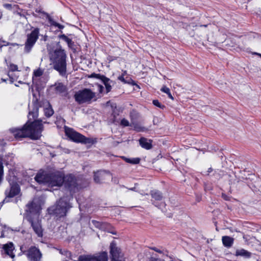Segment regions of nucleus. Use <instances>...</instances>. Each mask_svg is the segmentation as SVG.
Segmentation results:
<instances>
[{
	"instance_id": "1",
	"label": "nucleus",
	"mask_w": 261,
	"mask_h": 261,
	"mask_svg": "<svg viewBox=\"0 0 261 261\" xmlns=\"http://www.w3.org/2000/svg\"><path fill=\"white\" fill-rule=\"evenodd\" d=\"M35 179L39 184L50 187H60L64 184L65 188L70 192H74L77 185L76 178L73 175L69 174L64 176L59 171L48 173L40 171L35 176Z\"/></svg>"
},
{
	"instance_id": "2",
	"label": "nucleus",
	"mask_w": 261,
	"mask_h": 261,
	"mask_svg": "<svg viewBox=\"0 0 261 261\" xmlns=\"http://www.w3.org/2000/svg\"><path fill=\"white\" fill-rule=\"evenodd\" d=\"M43 129L42 120H38L31 123H27L21 128H15L13 133L16 139L29 137L33 139H38L41 136Z\"/></svg>"
},
{
	"instance_id": "3",
	"label": "nucleus",
	"mask_w": 261,
	"mask_h": 261,
	"mask_svg": "<svg viewBox=\"0 0 261 261\" xmlns=\"http://www.w3.org/2000/svg\"><path fill=\"white\" fill-rule=\"evenodd\" d=\"M50 59L53 63L54 69L58 71L60 75H64L66 72V54L62 49L60 43L57 47L50 53Z\"/></svg>"
},
{
	"instance_id": "4",
	"label": "nucleus",
	"mask_w": 261,
	"mask_h": 261,
	"mask_svg": "<svg viewBox=\"0 0 261 261\" xmlns=\"http://www.w3.org/2000/svg\"><path fill=\"white\" fill-rule=\"evenodd\" d=\"M74 97L79 104L89 103L95 97V93L89 89H84L76 92Z\"/></svg>"
},
{
	"instance_id": "5",
	"label": "nucleus",
	"mask_w": 261,
	"mask_h": 261,
	"mask_svg": "<svg viewBox=\"0 0 261 261\" xmlns=\"http://www.w3.org/2000/svg\"><path fill=\"white\" fill-rule=\"evenodd\" d=\"M39 34V29H34L30 34L27 35V39L25 42L24 51L29 53L37 41Z\"/></svg>"
},
{
	"instance_id": "6",
	"label": "nucleus",
	"mask_w": 261,
	"mask_h": 261,
	"mask_svg": "<svg viewBox=\"0 0 261 261\" xmlns=\"http://www.w3.org/2000/svg\"><path fill=\"white\" fill-rule=\"evenodd\" d=\"M31 215L28 216V221L31 223L33 230L39 237L43 236V230L40 221L39 220V213H31Z\"/></svg>"
},
{
	"instance_id": "7",
	"label": "nucleus",
	"mask_w": 261,
	"mask_h": 261,
	"mask_svg": "<svg viewBox=\"0 0 261 261\" xmlns=\"http://www.w3.org/2000/svg\"><path fill=\"white\" fill-rule=\"evenodd\" d=\"M111 261H125L123 253L118 248L115 242L113 241L110 246Z\"/></svg>"
},
{
	"instance_id": "8",
	"label": "nucleus",
	"mask_w": 261,
	"mask_h": 261,
	"mask_svg": "<svg viewBox=\"0 0 261 261\" xmlns=\"http://www.w3.org/2000/svg\"><path fill=\"white\" fill-rule=\"evenodd\" d=\"M71 207L67 199L65 198H61L56 203L55 208L51 207L53 212H67Z\"/></svg>"
},
{
	"instance_id": "9",
	"label": "nucleus",
	"mask_w": 261,
	"mask_h": 261,
	"mask_svg": "<svg viewBox=\"0 0 261 261\" xmlns=\"http://www.w3.org/2000/svg\"><path fill=\"white\" fill-rule=\"evenodd\" d=\"M20 191L19 185L16 182H12L10 184V187L5 191L6 197L4 200L3 202H8V198H12L17 195Z\"/></svg>"
},
{
	"instance_id": "10",
	"label": "nucleus",
	"mask_w": 261,
	"mask_h": 261,
	"mask_svg": "<svg viewBox=\"0 0 261 261\" xmlns=\"http://www.w3.org/2000/svg\"><path fill=\"white\" fill-rule=\"evenodd\" d=\"M79 261H108V254L102 252L96 256L81 255L79 257Z\"/></svg>"
},
{
	"instance_id": "11",
	"label": "nucleus",
	"mask_w": 261,
	"mask_h": 261,
	"mask_svg": "<svg viewBox=\"0 0 261 261\" xmlns=\"http://www.w3.org/2000/svg\"><path fill=\"white\" fill-rule=\"evenodd\" d=\"M30 261H40L42 254L39 249L35 246L31 247L25 253Z\"/></svg>"
},
{
	"instance_id": "12",
	"label": "nucleus",
	"mask_w": 261,
	"mask_h": 261,
	"mask_svg": "<svg viewBox=\"0 0 261 261\" xmlns=\"http://www.w3.org/2000/svg\"><path fill=\"white\" fill-rule=\"evenodd\" d=\"M112 178L111 173L106 171L100 170L96 172H94V180L96 183H101L106 180L110 179Z\"/></svg>"
},
{
	"instance_id": "13",
	"label": "nucleus",
	"mask_w": 261,
	"mask_h": 261,
	"mask_svg": "<svg viewBox=\"0 0 261 261\" xmlns=\"http://www.w3.org/2000/svg\"><path fill=\"white\" fill-rule=\"evenodd\" d=\"M65 133L70 140L75 142H81L83 135L75 132L72 128H66Z\"/></svg>"
},
{
	"instance_id": "14",
	"label": "nucleus",
	"mask_w": 261,
	"mask_h": 261,
	"mask_svg": "<svg viewBox=\"0 0 261 261\" xmlns=\"http://www.w3.org/2000/svg\"><path fill=\"white\" fill-rule=\"evenodd\" d=\"M27 206L28 210H26V212H40L42 210L40 202L37 199H34L31 202L29 203Z\"/></svg>"
},
{
	"instance_id": "15",
	"label": "nucleus",
	"mask_w": 261,
	"mask_h": 261,
	"mask_svg": "<svg viewBox=\"0 0 261 261\" xmlns=\"http://www.w3.org/2000/svg\"><path fill=\"white\" fill-rule=\"evenodd\" d=\"M2 249L4 252V253L6 254L9 255L12 258L15 257V254L13 252L14 247L13 244L12 242L3 245Z\"/></svg>"
},
{
	"instance_id": "16",
	"label": "nucleus",
	"mask_w": 261,
	"mask_h": 261,
	"mask_svg": "<svg viewBox=\"0 0 261 261\" xmlns=\"http://www.w3.org/2000/svg\"><path fill=\"white\" fill-rule=\"evenodd\" d=\"M139 142L140 146L145 149L149 150L151 149L152 147V141L151 140L148 139L144 137H141L139 139Z\"/></svg>"
},
{
	"instance_id": "17",
	"label": "nucleus",
	"mask_w": 261,
	"mask_h": 261,
	"mask_svg": "<svg viewBox=\"0 0 261 261\" xmlns=\"http://www.w3.org/2000/svg\"><path fill=\"white\" fill-rule=\"evenodd\" d=\"M222 241L225 247L230 248L233 244L234 239L230 237L225 236L222 237Z\"/></svg>"
},
{
	"instance_id": "18",
	"label": "nucleus",
	"mask_w": 261,
	"mask_h": 261,
	"mask_svg": "<svg viewBox=\"0 0 261 261\" xmlns=\"http://www.w3.org/2000/svg\"><path fill=\"white\" fill-rule=\"evenodd\" d=\"M235 255L245 258H249L251 256V253L244 249H240L236 250Z\"/></svg>"
},
{
	"instance_id": "19",
	"label": "nucleus",
	"mask_w": 261,
	"mask_h": 261,
	"mask_svg": "<svg viewBox=\"0 0 261 261\" xmlns=\"http://www.w3.org/2000/svg\"><path fill=\"white\" fill-rule=\"evenodd\" d=\"M150 195L152 198L155 201H161L163 198L162 192L156 190L151 191Z\"/></svg>"
},
{
	"instance_id": "20",
	"label": "nucleus",
	"mask_w": 261,
	"mask_h": 261,
	"mask_svg": "<svg viewBox=\"0 0 261 261\" xmlns=\"http://www.w3.org/2000/svg\"><path fill=\"white\" fill-rule=\"evenodd\" d=\"M33 109L32 110H30L29 112L28 117L30 119H31V117L34 119L38 116V107L37 103H34L32 105Z\"/></svg>"
},
{
	"instance_id": "21",
	"label": "nucleus",
	"mask_w": 261,
	"mask_h": 261,
	"mask_svg": "<svg viewBox=\"0 0 261 261\" xmlns=\"http://www.w3.org/2000/svg\"><path fill=\"white\" fill-rule=\"evenodd\" d=\"M102 82L106 87L107 93L109 92L111 90V85L114 84V82L105 76V77H103Z\"/></svg>"
},
{
	"instance_id": "22",
	"label": "nucleus",
	"mask_w": 261,
	"mask_h": 261,
	"mask_svg": "<svg viewBox=\"0 0 261 261\" xmlns=\"http://www.w3.org/2000/svg\"><path fill=\"white\" fill-rule=\"evenodd\" d=\"M97 142V140L96 138H86L83 135L81 142L84 144H93Z\"/></svg>"
},
{
	"instance_id": "23",
	"label": "nucleus",
	"mask_w": 261,
	"mask_h": 261,
	"mask_svg": "<svg viewBox=\"0 0 261 261\" xmlns=\"http://www.w3.org/2000/svg\"><path fill=\"white\" fill-rule=\"evenodd\" d=\"M55 89L57 92L62 93L66 91V87L62 83H57L55 84Z\"/></svg>"
},
{
	"instance_id": "24",
	"label": "nucleus",
	"mask_w": 261,
	"mask_h": 261,
	"mask_svg": "<svg viewBox=\"0 0 261 261\" xmlns=\"http://www.w3.org/2000/svg\"><path fill=\"white\" fill-rule=\"evenodd\" d=\"M44 113L46 117H50L53 115L54 112L50 105H49L48 107L44 109Z\"/></svg>"
},
{
	"instance_id": "25",
	"label": "nucleus",
	"mask_w": 261,
	"mask_h": 261,
	"mask_svg": "<svg viewBox=\"0 0 261 261\" xmlns=\"http://www.w3.org/2000/svg\"><path fill=\"white\" fill-rule=\"evenodd\" d=\"M60 253L63 255H64L66 257L65 258H63V259H64L65 261L68 260L66 258L72 259L71 253L70 251L66 250H64L63 251L61 250Z\"/></svg>"
},
{
	"instance_id": "26",
	"label": "nucleus",
	"mask_w": 261,
	"mask_h": 261,
	"mask_svg": "<svg viewBox=\"0 0 261 261\" xmlns=\"http://www.w3.org/2000/svg\"><path fill=\"white\" fill-rule=\"evenodd\" d=\"M60 38L64 40L65 42H67L69 47H71V45L73 44L72 40L69 38H68L65 35L63 34L59 36Z\"/></svg>"
},
{
	"instance_id": "27",
	"label": "nucleus",
	"mask_w": 261,
	"mask_h": 261,
	"mask_svg": "<svg viewBox=\"0 0 261 261\" xmlns=\"http://www.w3.org/2000/svg\"><path fill=\"white\" fill-rule=\"evenodd\" d=\"M4 178V166L3 160L0 158V185L2 184Z\"/></svg>"
},
{
	"instance_id": "28",
	"label": "nucleus",
	"mask_w": 261,
	"mask_h": 261,
	"mask_svg": "<svg viewBox=\"0 0 261 261\" xmlns=\"http://www.w3.org/2000/svg\"><path fill=\"white\" fill-rule=\"evenodd\" d=\"M161 90L163 92H164L165 93H166L168 96V97L170 99H171L172 100L173 99V97L172 96L171 92H170V90L169 89V88L167 87L166 86H163Z\"/></svg>"
},
{
	"instance_id": "29",
	"label": "nucleus",
	"mask_w": 261,
	"mask_h": 261,
	"mask_svg": "<svg viewBox=\"0 0 261 261\" xmlns=\"http://www.w3.org/2000/svg\"><path fill=\"white\" fill-rule=\"evenodd\" d=\"M92 223L97 227L99 229H103L105 228V224L97 221L96 220H92Z\"/></svg>"
},
{
	"instance_id": "30",
	"label": "nucleus",
	"mask_w": 261,
	"mask_h": 261,
	"mask_svg": "<svg viewBox=\"0 0 261 261\" xmlns=\"http://www.w3.org/2000/svg\"><path fill=\"white\" fill-rule=\"evenodd\" d=\"M89 77H91V78H95V79H99L101 81H103V77H105V76L103 75H101L100 74H97V73H92L89 76Z\"/></svg>"
},
{
	"instance_id": "31",
	"label": "nucleus",
	"mask_w": 261,
	"mask_h": 261,
	"mask_svg": "<svg viewBox=\"0 0 261 261\" xmlns=\"http://www.w3.org/2000/svg\"><path fill=\"white\" fill-rule=\"evenodd\" d=\"M49 22L50 23V24L51 25H53V26H55V27H58L60 29H63L64 28V25H63L62 24H59L58 22H56V21H54L51 19H49Z\"/></svg>"
},
{
	"instance_id": "32",
	"label": "nucleus",
	"mask_w": 261,
	"mask_h": 261,
	"mask_svg": "<svg viewBox=\"0 0 261 261\" xmlns=\"http://www.w3.org/2000/svg\"><path fill=\"white\" fill-rule=\"evenodd\" d=\"M134 129L138 132H145L147 130L146 128L141 126L137 124L134 125Z\"/></svg>"
},
{
	"instance_id": "33",
	"label": "nucleus",
	"mask_w": 261,
	"mask_h": 261,
	"mask_svg": "<svg viewBox=\"0 0 261 261\" xmlns=\"http://www.w3.org/2000/svg\"><path fill=\"white\" fill-rule=\"evenodd\" d=\"M152 103L154 106L161 109H163L165 108V106L162 105L158 100H153Z\"/></svg>"
},
{
	"instance_id": "34",
	"label": "nucleus",
	"mask_w": 261,
	"mask_h": 261,
	"mask_svg": "<svg viewBox=\"0 0 261 261\" xmlns=\"http://www.w3.org/2000/svg\"><path fill=\"white\" fill-rule=\"evenodd\" d=\"M119 115V112L118 111L117 109L115 108L113 112L112 116L113 117V121L115 122L117 121V116Z\"/></svg>"
},
{
	"instance_id": "35",
	"label": "nucleus",
	"mask_w": 261,
	"mask_h": 261,
	"mask_svg": "<svg viewBox=\"0 0 261 261\" xmlns=\"http://www.w3.org/2000/svg\"><path fill=\"white\" fill-rule=\"evenodd\" d=\"M120 124L123 126H128L131 125H130L129 121L125 118L121 120Z\"/></svg>"
},
{
	"instance_id": "36",
	"label": "nucleus",
	"mask_w": 261,
	"mask_h": 261,
	"mask_svg": "<svg viewBox=\"0 0 261 261\" xmlns=\"http://www.w3.org/2000/svg\"><path fill=\"white\" fill-rule=\"evenodd\" d=\"M43 74V72L41 69H38L34 71V75L36 77H39L41 76Z\"/></svg>"
},
{
	"instance_id": "37",
	"label": "nucleus",
	"mask_w": 261,
	"mask_h": 261,
	"mask_svg": "<svg viewBox=\"0 0 261 261\" xmlns=\"http://www.w3.org/2000/svg\"><path fill=\"white\" fill-rule=\"evenodd\" d=\"M140 161V159L138 158H132L130 161V163L133 164H139Z\"/></svg>"
},
{
	"instance_id": "38",
	"label": "nucleus",
	"mask_w": 261,
	"mask_h": 261,
	"mask_svg": "<svg viewBox=\"0 0 261 261\" xmlns=\"http://www.w3.org/2000/svg\"><path fill=\"white\" fill-rule=\"evenodd\" d=\"M10 70L12 71H17L18 67L16 65L11 64L10 65Z\"/></svg>"
},
{
	"instance_id": "39",
	"label": "nucleus",
	"mask_w": 261,
	"mask_h": 261,
	"mask_svg": "<svg viewBox=\"0 0 261 261\" xmlns=\"http://www.w3.org/2000/svg\"><path fill=\"white\" fill-rule=\"evenodd\" d=\"M9 44V43L7 42V41L4 40L3 39V38L2 37L0 36V45L1 46H7V45H8Z\"/></svg>"
},
{
	"instance_id": "40",
	"label": "nucleus",
	"mask_w": 261,
	"mask_h": 261,
	"mask_svg": "<svg viewBox=\"0 0 261 261\" xmlns=\"http://www.w3.org/2000/svg\"><path fill=\"white\" fill-rule=\"evenodd\" d=\"M150 249L152 250H154V251H155L156 252H158V253H162V251L161 250L158 249L156 247H150Z\"/></svg>"
},
{
	"instance_id": "41",
	"label": "nucleus",
	"mask_w": 261,
	"mask_h": 261,
	"mask_svg": "<svg viewBox=\"0 0 261 261\" xmlns=\"http://www.w3.org/2000/svg\"><path fill=\"white\" fill-rule=\"evenodd\" d=\"M222 197L225 200H230V197L227 196L225 194H222Z\"/></svg>"
},
{
	"instance_id": "42",
	"label": "nucleus",
	"mask_w": 261,
	"mask_h": 261,
	"mask_svg": "<svg viewBox=\"0 0 261 261\" xmlns=\"http://www.w3.org/2000/svg\"><path fill=\"white\" fill-rule=\"evenodd\" d=\"M149 261H160V259L157 257H151Z\"/></svg>"
},
{
	"instance_id": "43",
	"label": "nucleus",
	"mask_w": 261,
	"mask_h": 261,
	"mask_svg": "<svg viewBox=\"0 0 261 261\" xmlns=\"http://www.w3.org/2000/svg\"><path fill=\"white\" fill-rule=\"evenodd\" d=\"M3 227L4 228V229H7V230H12L13 231V230L12 229H11V228L9 227H7L6 225H3Z\"/></svg>"
},
{
	"instance_id": "44",
	"label": "nucleus",
	"mask_w": 261,
	"mask_h": 261,
	"mask_svg": "<svg viewBox=\"0 0 261 261\" xmlns=\"http://www.w3.org/2000/svg\"><path fill=\"white\" fill-rule=\"evenodd\" d=\"M118 79H119L120 80H121V81H123V82H124V78H123V77L122 76H119V77H118Z\"/></svg>"
},
{
	"instance_id": "45",
	"label": "nucleus",
	"mask_w": 261,
	"mask_h": 261,
	"mask_svg": "<svg viewBox=\"0 0 261 261\" xmlns=\"http://www.w3.org/2000/svg\"><path fill=\"white\" fill-rule=\"evenodd\" d=\"M213 171V169L212 168H209L207 170L208 173H211Z\"/></svg>"
},
{
	"instance_id": "46",
	"label": "nucleus",
	"mask_w": 261,
	"mask_h": 261,
	"mask_svg": "<svg viewBox=\"0 0 261 261\" xmlns=\"http://www.w3.org/2000/svg\"><path fill=\"white\" fill-rule=\"evenodd\" d=\"M130 160H131V159H125L126 162L127 163H130Z\"/></svg>"
},
{
	"instance_id": "47",
	"label": "nucleus",
	"mask_w": 261,
	"mask_h": 261,
	"mask_svg": "<svg viewBox=\"0 0 261 261\" xmlns=\"http://www.w3.org/2000/svg\"><path fill=\"white\" fill-rule=\"evenodd\" d=\"M254 54L256 55L259 56L261 58V54L257 53H254Z\"/></svg>"
},
{
	"instance_id": "48",
	"label": "nucleus",
	"mask_w": 261,
	"mask_h": 261,
	"mask_svg": "<svg viewBox=\"0 0 261 261\" xmlns=\"http://www.w3.org/2000/svg\"><path fill=\"white\" fill-rule=\"evenodd\" d=\"M160 206H162V207H164L165 206V204L164 203H162L160 205Z\"/></svg>"
},
{
	"instance_id": "49",
	"label": "nucleus",
	"mask_w": 261,
	"mask_h": 261,
	"mask_svg": "<svg viewBox=\"0 0 261 261\" xmlns=\"http://www.w3.org/2000/svg\"><path fill=\"white\" fill-rule=\"evenodd\" d=\"M1 237H4V233H3V231L2 232V236H1Z\"/></svg>"
},
{
	"instance_id": "50",
	"label": "nucleus",
	"mask_w": 261,
	"mask_h": 261,
	"mask_svg": "<svg viewBox=\"0 0 261 261\" xmlns=\"http://www.w3.org/2000/svg\"><path fill=\"white\" fill-rule=\"evenodd\" d=\"M167 217H171L172 216L171 215V213H169V215L168 216H167Z\"/></svg>"
},
{
	"instance_id": "51",
	"label": "nucleus",
	"mask_w": 261,
	"mask_h": 261,
	"mask_svg": "<svg viewBox=\"0 0 261 261\" xmlns=\"http://www.w3.org/2000/svg\"><path fill=\"white\" fill-rule=\"evenodd\" d=\"M2 80L3 81H4V82H5V81H6V80H4V79H2Z\"/></svg>"
}]
</instances>
